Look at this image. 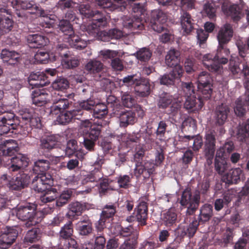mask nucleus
Returning <instances> with one entry per match:
<instances>
[{
	"instance_id": "1",
	"label": "nucleus",
	"mask_w": 249,
	"mask_h": 249,
	"mask_svg": "<svg viewBox=\"0 0 249 249\" xmlns=\"http://www.w3.org/2000/svg\"><path fill=\"white\" fill-rule=\"evenodd\" d=\"M230 54V51L225 47L224 45H220L217 48V53L214 56L212 54L208 53L201 56L196 55L198 59L202 60L203 65L212 72H218L222 68L221 65L225 64L228 61L227 57Z\"/></svg>"
},
{
	"instance_id": "2",
	"label": "nucleus",
	"mask_w": 249,
	"mask_h": 249,
	"mask_svg": "<svg viewBox=\"0 0 249 249\" xmlns=\"http://www.w3.org/2000/svg\"><path fill=\"white\" fill-rule=\"evenodd\" d=\"M179 203L181 206L187 208L186 214H193L197 209L200 203V192L196 191L192 194L189 189H186L182 193Z\"/></svg>"
},
{
	"instance_id": "3",
	"label": "nucleus",
	"mask_w": 249,
	"mask_h": 249,
	"mask_svg": "<svg viewBox=\"0 0 249 249\" xmlns=\"http://www.w3.org/2000/svg\"><path fill=\"white\" fill-rule=\"evenodd\" d=\"M36 214V207L34 204L28 203L18 206L16 209V216L21 221H27L26 227L35 225L37 221L35 220Z\"/></svg>"
},
{
	"instance_id": "4",
	"label": "nucleus",
	"mask_w": 249,
	"mask_h": 249,
	"mask_svg": "<svg viewBox=\"0 0 249 249\" xmlns=\"http://www.w3.org/2000/svg\"><path fill=\"white\" fill-rule=\"evenodd\" d=\"M10 176L7 174H3L0 179L6 181V184L10 189L13 190H20L26 186L30 180V176L25 173H20L15 178L9 180Z\"/></svg>"
},
{
	"instance_id": "5",
	"label": "nucleus",
	"mask_w": 249,
	"mask_h": 249,
	"mask_svg": "<svg viewBox=\"0 0 249 249\" xmlns=\"http://www.w3.org/2000/svg\"><path fill=\"white\" fill-rule=\"evenodd\" d=\"M53 185V179L48 173L36 174L32 182V187L36 192H43Z\"/></svg>"
},
{
	"instance_id": "6",
	"label": "nucleus",
	"mask_w": 249,
	"mask_h": 249,
	"mask_svg": "<svg viewBox=\"0 0 249 249\" xmlns=\"http://www.w3.org/2000/svg\"><path fill=\"white\" fill-rule=\"evenodd\" d=\"M167 20L166 14L161 10L155 9L151 12L149 26L158 33L163 31L165 28L164 24Z\"/></svg>"
},
{
	"instance_id": "7",
	"label": "nucleus",
	"mask_w": 249,
	"mask_h": 249,
	"mask_svg": "<svg viewBox=\"0 0 249 249\" xmlns=\"http://www.w3.org/2000/svg\"><path fill=\"white\" fill-rule=\"evenodd\" d=\"M4 163V166L9 171H18L21 168L26 167L28 165L29 160L24 155L18 154L14 157L8 158Z\"/></svg>"
},
{
	"instance_id": "8",
	"label": "nucleus",
	"mask_w": 249,
	"mask_h": 249,
	"mask_svg": "<svg viewBox=\"0 0 249 249\" xmlns=\"http://www.w3.org/2000/svg\"><path fill=\"white\" fill-rule=\"evenodd\" d=\"M244 86L248 91L245 93L244 96L237 99L234 107L235 113L239 116H242L245 114L246 106L248 107L249 109V77L245 78Z\"/></svg>"
},
{
	"instance_id": "9",
	"label": "nucleus",
	"mask_w": 249,
	"mask_h": 249,
	"mask_svg": "<svg viewBox=\"0 0 249 249\" xmlns=\"http://www.w3.org/2000/svg\"><path fill=\"white\" fill-rule=\"evenodd\" d=\"M198 223L196 220L193 221L189 225L185 221L181 223L175 230V234L177 237H183L186 235L192 237L195 233Z\"/></svg>"
},
{
	"instance_id": "10",
	"label": "nucleus",
	"mask_w": 249,
	"mask_h": 249,
	"mask_svg": "<svg viewBox=\"0 0 249 249\" xmlns=\"http://www.w3.org/2000/svg\"><path fill=\"white\" fill-rule=\"evenodd\" d=\"M18 228L10 227L7 231L3 233L0 239V248L3 249L9 248L16 240L18 235Z\"/></svg>"
},
{
	"instance_id": "11",
	"label": "nucleus",
	"mask_w": 249,
	"mask_h": 249,
	"mask_svg": "<svg viewBox=\"0 0 249 249\" xmlns=\"http://www.w3.org/2000/svg\"><path fill=\"white\" fill-rule=\"evenodd\" d=\"M116 204L109 203L104 206L100 214L98 225H96L98 230L101 231L103 229L107 220L113 217L116 212Z\"/></svg>"
},
{
	"instance_id": "12",
	"label": "nucleus",
	"mask_w": 249,
	"mask_h": 249,
	"mask_svg": "<svg viewBox=\"0 0 249 249\" xmlns=\"http://www.w3.org/2000/svg\"><path fill=\"white\" fill-rule=\"evenodd\" d=\"M172 104L170 112L175 113L179 110L181 107V102L180 100L174 102L172 95L165 94L163 96H160L158 102V106L160 108H166L169 105Z\"/></svg>"
},
{
	"instance_id": "13",
	"label": "nucleus",
	"mask_w": 249,
	"mask_h": 249,
	"mask_svg": "<svg viewBox=\"0 0 249 249\" xmlns=\"http://www.w3.org/2000/svg\"><path fill=\"white\" fill-rule=\"evenodd\" d=\"M14 117L13 114H7L0 119V135L7 134L11 129L16 128Z\"/></svg>"
},
{
	"instance_id": "14",
	"label": "nucleus",
	"mask_w": 249,
	"mask_h": 249,
	"mask_svg": "<svg viewBox=\"0 0 249 249\" xmlns=\"http://www.w3.org/2000/svg\"><path fill=\"white\" fill-rule=\"evenodd\" d=\"M107 23L106 18H102L98 19H93L92 23L85 27L84 29L91 36L95 37L100 33V28L104 27Z\"/></svg>"
},
{
	"instance_id": "15",
	"label": "nucleus",
	"mask_w": 249,
	"mask_h": 249,
	"mask_svg": "<svg viewBox=\"0 0 249 249\" xmlns=\"http://www.w3.org/2000/svg\"><path fill=\"white\" fill-rule=\"evenodd\" d=\"M194 20L189 13L186 11L181 13L180 23L184 34L188 35L194 28Z\"/></svg>"
},
{
	"instance_id": "16",
	"label": "nucleus",
	"mask_w": 249,
	"mask_h": 249,
	"mask_svg": "<svg viewBox=\"0 0 249 249\" xmlns=\"http://www.w3.org/2000/svg\"><path fill=\"white\" fill-rule=\"evenodd\" d=\"M53 105L51 107V113L57 115L63 110L68 108L70 105L69 101L66 98L56 97L53 99Z\"/></svg>"
},
{
	"instance_id": "17",
	"label": "nucleus",
	"mask_w": 249,
	"mask_h": 249,
	"mask_svg": "<svg viewBox=\"0 0 249 249\" xmlns=\"http://www.w3.org/2000/svg\"><path fill=\"white\" fill-rule=\"evenodd\" d=\"M147 206L145 202H141L135 209L136 220L142 226L146 225L147 218Z\"/></svg>"
},
{
	"instance_id": "18",
	"label": "nucleus",
	"mask_w": 249,
	"mask_h": 249,
	"mask_svg": "<svg viewBox=\"0 0 249 249\" xmlns=\"http://www.w3.org/2000/svg\"><path fill=\"white\" fill-rule=\"evenodd\" d=\"M233 36V30L229 24H225L219 30L217 35V39L220 45L227 43Z\"/></svg>"
},
{
	"instance_id": "19",
	"label": "nucleus",
	"mask_w": 249,
	"mask_h": 249,
	"mask_svg": "<svg viewBox=\"0 0 249 249\" xmlns=\"http://www.w3.org/2000/svg\"><path fill=\"white\" fill-rule=\"evenodd\" d=\"M27 41L31 47L37 48L46 46L49 42V39L44 36L32 34L27 36Z\"/></svg>"
},
{
	"instance_id": "20",
	"label": "nucleus",
	"mask_w": 249,
	"mask_h": 249,
	"mask_svg": "<svg viewBox=\"0 0 249 249\" xmlns=\"http://www.w3.org/2000/svg\"><path fill=\"white\" fill-rule=\"evenodd\" d=\"M6 13L10 15V12L5 8H0V30L2 33H7L11 30L13 27V21L9 17H6L3 15Z\"/></svg>"
},
{
	"instance_id": "21",
	"label": "nucleus",
	"mask_w": 249,
	"mask_h": 249,
	"mask_svg": "<svg viewBox=\"0 0 249 249\" xmlns=\"http://www.w3.org/2000/svg\"><path fill=\"white\" fill-rule=\"evenodd\" d=\"M114 114L119 115L121 127H125L129 124H133L136 121L135 114L131 111H121L120 113L115 111Z\"/></svg>"
},
{
	"instance_id": "22",
	"label": "nucleus",
	"mask_w": 249,
	"mask_h": 249,
	"mask_svg": "<svg viewBox=\"0 0 249 249\" xmlns=\"http://www.w3.org/2000/svg\"><path fill=\"white\" fill-rule=\"evenodd\" d=\"M28 81L31 85L36 87H44L48 83L46 76L40 71L32 72L28 78Z\"/></svg>"
},
{
	"instance_id": "23",
	"label": "nucleus",
	"mask_w": 249,
	"mask_h": 249,
	"mask_svg": "<svg viewBox=\"0 0 249 249\" xmlns=\"http://www.w3.org/2000/svg\"><path fill=\"white\" fill-rule=\"evenodd\" d=\"M11 5L12 7L15 8L17 11L19 9L23 10H28L31 9H36V11H38V9H40L36 4L34 1H29L27 0H13L11 1ZM17 14L18 16L20 17V15L18 12H17Z\"/></svg>"
},
{
	"instance_id": "24",
	"label": "nucleus",
	"mask_w": 249,
	"mask_h": 249,
	"mask_svg": "<svg viewBox=\"0 0 249 249\" xmlns=\"http://www.w3.org/2000/svg\"><path fill=\"white\" fill-rule=\"evenodd\" d=\"M205 139L204 153L210 155L214 154L216 143L215 135L213 132H208L206 134Z\"/></svg>"
},
{
	"instance_id": "25",
	"label": "nucleus",
	"mask_w": 249,
	"mask_h": 249,
	"mask_svg": "<svg viewBox=\"0 0 249 249\" xmlns=\"http://www.w3.org/2000/svg\"><path fill=\"white\" fill-rule=\"evenodd\" d=\"M0 57L3 62L12 65H15L18 62L20 58V54L15 51L3 49L0 53Z\"/></svg>"
},
{
	"instance_id": "26",
	"label": "nucleus",
	"mask_w": 249,
	"mask_h": 249,
	"mask_svg": "<svg viewBox=\"0 0 249 249\" xmlns=\"http://www.w3.org/2000/svg\"><path fill=\"white\" fill-rule=\"evenodd\" d=\"M230 112L229 107L223 104L216 107L215 110V119L219 125L223 124L226 121L228 114Z\"/></svg>"
},
{
	"instance_id": "27",
	"label": "nucleus",
	"mask_w": 249,
	"mask_h": 249,
	"mask_svg": "<svg viewBox=\"0 0 249 249\" xmlns=\"http://www.w3.org/2000/svg\"><path fill=\"white\" fill-rule=\"evenodd\" d=\"M32 102L37 106H42L49 100V95L39 89L35 90L32 93Z\"/></svg>"
},
{
	"instance_id": "28",
	"label": "nucleus",
	"mask_w": 249,
	"mask_h": 249,
	"mask_svg": "<svg viewBox=\"0 0 249 249\" xmlns=\"http://www.w3.org/2000/svg\"><path fill=\"white\" fill-rule=\"evenodd\" d=\"M15 141L13 140L6 141L5 145H0V157L3 156L2 160L4 161L8 158L7 156H11L18 151V147L17 146H10L9 145L14 143Z\"/></svg>"
},
{
	"instance_id": "29",
	"label": "nucleus",
	"mask_w": 249,
	"mask_h": 249,
	"mask_svg": "<svg viewBox=\"0 0 249 249\" xmlns=\"http://www.w3.org/2000/svg\"><path fill=\"white\" fill-rule=\"evenodd\" d=\"M137 95L146 97L150 94V84L147 81L139 79L134 87Z\"/></svg>"
},
{
	"instance_id": "30",
	"label": "nucleus",
	"mask_w": 249,
	"mask_h": 249,
	"mask_svg": "<svg viewBox=\"0 0 249 249\" xmlns=\"http://www.w3.org/2000/svg\"><path fill=\"white\" fill-rule=\"evenodd\" d=\"M69 211L67 213L69 218L74 217L75 216H79L86 209V206L84 204L79 202H72L69 205Z\"/></svg>"
},
{
	"instance_id": "31",
	"label": "nucleus",
	"mask_w": 249,
	"mask_h": 249,
	"mask_svg": "<svg viewBox=\"0 0 249 249\" xmlns=\"http://www.w3.org/2000/svg\"><path fill=\"white\" fill-rule=\"evenodd\" d=\"M184 107L187 109L194 108L195 110L200 109L203 106V101L201 98H196V95L185 97Z\"/></svg>"
},
{
	"instance_id": "32",
	"label": "nucleus",
	"mask_w": 249,
	"mask_h": 249,
	"mask_svg": "<svg viewBox=\"0 0 249 249\" xmlns=\"http://www.w3.org/2000/svg\"><path fill=\"white\" fill-rule=\"evenodd\" d=\"M180 52L174 49H170L165 56V63L168 67H173L180 62Z\"/></svg>"
},
{
	"instance_id": "33",
	"label": "nucleus",
	"mask_w": 249,
	"mask_h": 249,
	"mask_svg": "<svg viewBox=\"0 0 249 249\" xmlns=\"http://www.w3.org/2000/svg\"><path fill=\"white\" fill-rule=\"evenodd\" d=\"M183 141L188 142V145L192 147L194 151H198L203 145V140L202 137L199 135L196 136H185Z\"/></svg>"
},
{
	"instance_id": "34",
	"label": "nucleus",
	"mask_w": 249,
	"mask_h": 249,
	"mask_svg": "<svg viewBox=\"0 0 249 249\" xmlns=\"http://www.w3.org/2000/svg\"><path fill=\"white\" fill-rule=\"evenodd\" d=\"M155 165L150 161L138 162V163H136L135 170L140 175L147 173L146 175L149 176L153 173Z\"/></svg>"
},
{
	"instance_id": "35",
	"label": "nucleus",
	"mask_w": 249,
	"mask_h": 249,
	"mask_svg": "<svg viewBox=\"0 0 249 249\" xmlns=\"http://www.w3.org/2000/svg\"><path fill=\"white\" fill-rule=\"evenodd\" d=\"M162 219L166 227L170 228L172 227L177 221V213L175 210L170 208L164 213L162 214Z\"/></svg>"
},
{
	"instance_id": "36",
	"label": "nucleus",
	"mask_w": 249,
	"mask_h": 249,
	"mask_svg": "<svg viewBox=\"0 0 249 249\" xmlns=\"http://www.w3.org/2000/svg\"><path fill=\"white\" fill-rule=\"evenodd\" d=\"M103 177V174L100 170L98 168L95 169L84 176L81 183L83 184H86L89 182H97Z\"/></svg>"
},
{
	"instance_id": "37",
	"label": "nucleus",
	"mask_w": 249,
	"mask_h": 249,
	"mask_svg": "<svg viewBox=\"0 0 249 249\" xmlns=\"http://www.w3.org/2000/svg\"><path fill=\"white\" fill-rule=\"evenodd\" d=\"M123 25L124 28L130 29H138L142 30L143 27V25L140 18H130L127 16H125L123 18Z\"/></svg>"
},
{
	"instance_id": "38",
	"label": "nucleus",
	"mask_w": 249,
	"mask_h": 249,
	"mask_svg": "<svg viewBox=\"0 0 249 249\" xmlns=\"http://www.w3.org/2000/svg\"><path fill=\"white\" fill-rule=\"evenodd\" d=\"M245 178L243 170L240 168H234L226 177V182L228 184H236L241 178Z\"/></svg>"
},
{
	"instance_id": "39",
	"label": "nucleus",
	"mask_w": 249,
	"mask_h": 249,
	"mask_svg": "<svg viewBox=\"0 0 249 249\" xmlns=\"http://www.w3.org/2000/svg\"><path fill=\"white\" fill-rule=\"evenodd\" d=\"M82 37H84V36H82L81 37H80L74 35L71 38H68V40L66 41L69 43L71 47L78 50H82L87 47L89 41V40H87L82 38Z\"/></svg>"
},
{
	"instance_id": "40",
	"label": "nucleus",
	"mask_w": 249,
	"mask_h": 249,
	"mask_svg": "<svg viewBox=\"0 0 249 249\" xmlns=\"http://www.w3.org/2000/svg\"><path fill=\"white\" fill-rule=\"evenodd\" d=\"M58 137L55 135L47 136L40 140L41 147L47 150L54 148L58 142Z\"/></svg>"
},
{
	"instance_id": "41",
	"label": "nucleus",
	"mask_w": 249,
	"mask_h": 249,
	"mask_svg": "<svg viewBox=\"0 0 249 249\" xmlns=\"http://www.w3.org/2000/svg\"><path fill=\"white\" fill-rule=\"evenodd\" d=\"M213 208L210 204H205L200 208L198 217L199 223H204L210 220L213 216Z\"/></svg>"
},
{
	"instance_id": "42",
	"label": "nucleus",
	"mask_w": 249,
	"mask_h": 249,
	"mask_svg": "<svg viewBox=\"0 0 249 249\" xmlns=\"http://www.w3.org/2000/svg\"><path fill=\"white\" fill-rule=\"evenodd\" d=\"M104 65L99 60L90 59L85 66V70L90 73H99L103 69Z\"/></svg>"
},
{
	"instance_id": "43",
	"label": "nucleus",
	"mask_w": 249,
	"mask_h": 249,
	"mask_svg": "<svg viewBox=\"0 0 249 249\" xmlns=\"http://www.w3.org/2000/svg\"><path fill=\"white\" fill-rule=\"evenodd\" d=\"M50 162L48 160H38L34 162L33 172L36 174L46 173L45 172L50 168Z\"/></svg>"
},
{
	"instance_id": "44",
	"label": "nucleus",
	"mask_w": 249,
	"mask_h": 249,
	"mask_svg": "<svg viewBox=\"0 0 249 249\" xmlns=\"http://www.w3.org/2000/svg\"><path fill=\"white\" fill-rule=\"evenodd\" d=\"M40 196V199L43 203H47L52 202L55 200L57 196V190L55 188H52V186L49 187L47 190L44 191Z\"/></svg>"
},
{
	"instance_id": "45",
	"label": "nucleus",
	"mask_w": 249,
	"mask_h": 249,
	"mask_svg": "<svg viewBox=\"0 0 249 249\" xmlns=\"http://www.w3.org/2000/svg\"><path fill=\"white\" fill-rule=\"evenodd\" d=\"M59 27L61 32L64 33L65 36H67L65 38L66 39L68 40V38H71L72 36L74 35L71 25L70 24V21L67 19L60 20L59 23Z\"/></svg>"
},
{
	"instance_id": "46",
	"label": "nucleus",
	"mask_w": 249,
	"mask_h": 249,
	"mask_svg": "<svg viewBox=\"0 0 249 249\" xmlns=\"http://www.w3.org/2000/svg\"><path fill=\"white\" fill-rule=\"evenodd\" d=\"M73 232L72 223L71 222L69 221L68 223L64 225L61 227L59 231V237L64 239H69L71 238Z\"/></svg>"
},
{
	"instance_id": "47",
	"label": "nucleus",
	"mask_w": 249,
	"mask_h": 249,
	"mask_svg": "<svg viewBox=\"0 0 249 249\" xmlns=\"http://www.w3.org/2000/svg\"><path fill=\"white\" fill-rule=\"evenodd\" d=\"M107 107L104 103L95 104L93 108V116L94 118L101 119L107 114Z\"/></svg>"
},
{
	"instance_id": "48",
	"label": "nucleus",
	"mask_w": 249,
	"mask_h": 249,
	"mask_svg": "<svg viewBox=\"0 0 249 249\" xmlns=\"http://www.w3.org/2000/svg\"><path fill=\"white\" fill-rule=\"evenodd\" d=\"M69 86L68 80L63 77H58L52 83L53 88L57 90L66 89Z\"/></svg>"
},
{
	"instance_id": "49",
	"label": "nucleus",
	"mask_w": 249,
	"mask_h": 249,
	"mask_svg": "<svg viewBox=\"0 0 249 249\" xmlns=\"http://www.w3.org/2000/svg\"><path fill=\"white\" fill-rule=\"evenodd\" d=\"M152 52L148 48L144 47L139 49L134 53L136 58L140 61L146 62L148 61L152 56Z\"/></svg>"
},
{
	"instance_id": "50",
	"label": "nucleus",
	"mask_w": 249,
	"mask_h": 249,
	"mask_svg": "<svg viewBox=\"0 0 249 249\" xmlns=\"http://www.w3.org/2000/svg\"><path fill=\"white\" fill-rule=\"evenodd\" d=\"M198 91L201 94V98L205 99H209L211 96L213 91L212 84L197 85Z\"/></svg>"
},
{
	"instance_id": "51",
	"label": "nucleus",
	"mask_w": 249,
	"mask_h": 249,
	"mask_svg": "<svg viewBox=\"0 0 249 249\" xmlns=\"http://www.w3.org/2000/svg\"><path fill=\"white\" fill-rule=\"evenodd\" d=\"M99 56L102 58L103 60H112L116 57H120V55L118 51L105 49L99 52Z\"/></svg>"
},
{
	"instance_id": "52",
	"label": "nucleus",
	"mask_w": 249,
	"mask_h": 249,
	"mask_svg": "<svg viewBox=\"0 0 249 249\" xmlns=\"http://www.w3.org/2000/svg\"><path fill=\"white\" fill-rule=\"evenodd\" d=\"M41 17L40 24L45 28H50L54 24V19L49 17L44 10L38 9Z\"/></svg>"
},
{
	"instance_id": "53",
	"label": "nucleus",
	"mask_w": 249,
	"mask_h": 249,
	"mask_svg": "<svg viewBox=\"0 0 249 249\" xmlns=\"http://www.w3.org/2000/svg\"><path fill=\"white\" fill-rule=\"evenodd\" d=\"M181 94L185 97L195 95V89L192 82H182L181 84Z\"/></svg>"
},
{
	"instance_id": "54",
	"label": "nucleus",
	"mask_w": 249,
	"mask_h": 249,
	"mask_svg": "<svg viewBox=\"0 0 249 249\" xmlns=\"http://www.w3.org/2000/svg\"><path fill=\"white\" fill-rule=\"evenodd\" d=\"M76 230L80 235L88 236L92 232L93 230L92 223L76 225Z\"/></svg>"
},
{
	"instance_id": "55",
	"label": "nucleus",
	"mask_w": 249,
	"mask_h": 249,
	"mask_svg": "<svg viewBox=\"0 0 249 249\" xmlns=\"http://www.w3.org/2000/svg\"><path fill=\"white\" fill-rule=\"evenodd\" d=\"M122 102L123 105L128 108H131L136 104V100L129 93L124 92L122 95Z\"/></svg>"
},
{
	"instance_id": "56",
	"label": "nucleus",
	"mask_w": 249,
	"mask_h": 249,
	"mask_svg": "<svg viewBox=\"0 0 249 249\" xmlns=\"http://www.w3.org/2000/svg\"><path fill=\"white\" fill-rule=\"evenodd\" d=\"M71 196V191L67 190L63 191L56 200V205L59 207L62 206L66 204Z\"/></svg>"
},
{
	"instance_id": "57",
	"label": "nucleus",
	"mask_w": 249,
	"mask_h": 249,
	"mask_svg": "<svg viewBox=\"0 0 249 249\" xmlns=\"http://www.w3.org/2000/svg\"><path fill=\"white\" fill-rule=\"evenodd\" d=\"M238 138L242 142H246L249 138V119L247 121L244 126L239 130Z\"/></svg>"
},
{
	"instance_id": "58",
	"label": "nucleus",
	"mask_w": 249,
	"mask_h": 249,
	"mask_svg": "<svg viewBox=\"0 0 249 249\" xmlns=\"http://www.w3.org/2000/svg\"><path fill=\"white\" fill-rule=\"evenodd\" d=\"M214 167L216 171L220 175L223 174L227 169L226 161L223 159L219 160L215 158Z\"/></svg>"
},
{
	"instance_id": "59",
	"label": "nucleus",
	"mask_w": 249,
	"mask_h": 249,
	"mask_svg": "<svg viewBox=\"0 0 249 249\" xmlns=\"http://www.w3.org/2000/svg\"><path fill=\"white\" fill-rule=\"evenodd\" d=\"M249 241V236L243 233L242 237L240 238L235 243L233 249H248L247 245Z\"/></svg>"
},
{
	"instance_id": "60",
	"label": "nucleus",
	"mask_w": 249,
	"mask_h": 249,
	"mask_svg": "<svg viewBox=\"0 0 249 249\" xmlns=\"http://www.w3.org/2000/svg\"><path fill=\"white\" fill-rule=\"evenodd\" d=\"M197 85L212 84V79L210 74L206 71H202L197 76Z\"/></svg>"
},
{
	"instance_id": "61",
	"label": "nucleus",
	"mask_w": 249,
	"mask_h": 249,
	"mask_svg": "<svg viewBox=\"0 0 249 249\" xmlns=\"http://www.w3.org/2000/svg\"><path fill=\"white\" fill-rule=\"evenodd\" d=\"M35 59L37 63H46L49 59V54L46 52L38 51L34 56Z\"/></svg>"
},
{
	"instance_id": "62",
	"label": "nucleus",
	"mask_w": 249,
	"mask_h": 249,
	"mask_svg": "<svg viewBox=\"0 0 249 249\" xmlns=\"http://www.w3.org/2000/svg\"><path fill=\"white\" fill-rule=\"evenodd\" d=\"M160 83L161 85L172 86L174 85L175 79L170 72L160 76L159 78Z\"/></svg>"
},
{
	"instance_id": "63",
	"label": "nucleus",
	"mask_w": 249,
	"mask_h": 249,
	"mask_svg": "<svg viewBox=\"0 0 249 249\" xmlns=\"http://www.w3.org/2000/svg\"><path fill=\"white\" fill-rule=\"evenodd\" d=\"M117 183L120 188H127L129 186L131 178L127 175H120L117 178Z\"/></svg>"
},
{
	"instance_id": "64",
	"label": "nucleus",
	"mask_w": 249,
	"mask_h": 249,
	"mask_svg": "<svg viewBox=\"0 0 249 249\" xmlns=\"http://www.w3.org/2000/svg\"><path fill=\"white\" fill-rule=\"evenodd\" d=\"M101 35H103L105 36H107L111 39H116L120 38L124 35L122 31L117 29H111L107 32L102 33Z\"/></svg>"
}]
</instances>
